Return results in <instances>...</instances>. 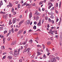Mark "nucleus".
I'll return each instance as SVG.
<instances>
[{"mask_svg": "<svg viewBox=\"0 0 62 62\" xmlns=\"http://www.w3.org/2000/svg\"><path fill=\"white\" fill-rule=\"evenodd\" d=\"M14 56L15 57H17L18 56V55L19 54V52L17 51H15L14 52Z\"/></svg>", "mask_w": 62, "mask_h": 62, "instance_id": "f257e3e1", "label": "nucleus"}, {"mask_svg": "<svg viewBox=\"0 0 62 62\" xmlns=\"http://www.w3.org/2000/svg\"><path fill=\"white\" fill-rule=\"evenodd\" d=\"M31 50V48H28L26 50V51H25V52L26 53L27 52L28 53H29V52H30V50Z\"/></svg>", "mask_w": 62, "mask_h": 62, "instance_id": "f03ea898", "label": "nucleus"}, {"mask_svg": "<svg viewBox=\"0 0 62 62\" xmlns=\"http://www.w3.org/2000/svg\"><path fill=\"white\" fill-rule=\"evenodd\" d=\"M49 33H51V35H52V36H53L54 35V34L53 33L54 32V31H52V29H50V30H49Z\"/></svg>", "mask_w": 62, "mask_h": 62, "instance_id": "7ed1b4c3", "label": "nucleus"}, {"mask_svg": "<svg viewBox=\"0 0 62 62\" xmlns=\"http://www.w3.org/2000/svg\"><path fill=\"white\" fill-rule=\"evenodd\" d=\"M51 61L52 62H56V59H55V58H54L53 59H52L51 60Z\"/></svg>", "mask_w": 62, "mask_h": 62, "instance_id": "20e7f679", "label": "nucleus"}, {"mask_svg": "<svg viewBox=\"0 0 62 62\" xmlns=\"http://www.w3.org/2000/svg\"><path fill=\"white\" fill-rule=\"evenodd\" d=\"M50 14L51 15V16H50V18L52 19H54V16H53V14L52 13V12H51L50 13Z\"/></svg>", "mask_w": 62, "mask_h": 62, "instance_id": "39448f33", "label": "nucleus"}, {"mask_svg": "<svg viewBox=\"0 0 62 62\" xmlns=\"http://www.w3.org/2000/svg\"><path fill=\"white\" fill-rule=\"evenodd\" d=\"M41 22V20H39V22L38 23H37V24L38 25V26H40V25H41V24H40Z\"/></svg>", "mask_w": 62, "mask_h": 62, "instance_id": "423d86ee", "label": "nucleus"}, {"mask_svg": "<svg viewBox=\"0 0 62 62\" xmlns=\"http://www.w3.org/2000/svg\"><path fill=\"white\" fill-rule=\"evenodd\" d=\"M24 22V20H21L19 23V25H21L22 23H23V22Z\"/></svg>", "mask_w": 62, "mask_h": 62, "instance_id": "0eeeda50", "label": "nucleus"}, {"mask_svg": "<svg viewBox=\"0 0 62 62\" xmlns=\"http://www.w3.org/2000/svg\"><path fill=\"white\" fill-rule=\"evenodd\" d=\"M32 13L31 12H30V14H29V18L30 19L31 17H32Z\"/></svg>", "mask_w": 62, "mask_h": 62, "instance_id": "6e6552de", "label": "nucleus"}, {"mask_svg": "<svg viewBox=\"0 0 62 62\" xmlns=\"http://www.w3.org/2000/svg\"><path fill=\"white\" fill-rule=\"evenodd\" d=\"M27 40H28V39H26V41H25V42H23V43H22L23 44V45H25V44H26V41H27Z\"/></svg>", "mask_w": 62, "mask_h": 62, "instance_id": "1a4fd4ad", "label": "nucleus"}, {"mask_svg": "<svg viewBox=\"0 0 62 62\" xmlns=\"http://www.w3.org/2000/svg\"><path fill=\"white\" fill-rule=\"evenodd\" d=\"M16 41H14L12 42L11 44V45H14L15 44H16Z\"/></svg>", "mask_w": 62, "mask_h": 62, "instance_id": "9d476101", "label": "nucleus"}, {"mask_svg": "<svg viewBox=\"0 0 62 62\" xmlns=\"http://www.w3.org/2000/svg\"><path fill=\"white\" fill-rule=\"evenodd\" d=\"M8 58L9 59H11L12 58V57L11 56H9L8 57Z\"/></svg>", "mask_w": 62, "mask_h": 62, "instance_id": "9b49d317", "label": "nucleus"}, {"mask_svg": "<svg viewBox=\"0 0 62 62\" xmlns=\"http://www.w3.org/2000/svg\"><path fill=\"white\" fill-rule=\"evenodd\" d=\"M13 23H15L16 22V19L15 18H14L13 19Z\"/></svg>", "mask_w": 62, "mask_h": 62, "instance_id": "f8f14e48", "label": "nucleus"}, {"mask_svg": "<svg viewBox=\"0 0 62 62\" xmlns=\"http://www.w3.org/2000/svg\"><path fill=\"white\" fill-rule=\"evenodd\" d=\"M22 31L21 30H20L19 31L18 33V34L19 35V34H21L22 33Z\"/></svg>", "mask_w": 62, "mask_h": 62, "instance_id": "ddd939ff", "label": "nucleus"}, {"mask_svg": "<svg viewBox=\"0 0 62 62\" xmlns=\"http://www.w3.org/2000/svg\"><path fill=\"white\" fill-rule=\"evenodd\" d=\"M29 23H30V21L28 20H27L26 22L27 24H29Z\"/></svg>", "mask_w": 62, "mask_h": 62, "instance_id": "4468645a", "label": "nucleus"}, {"mask_svg": "<svg viewBox=\"0 0 62 62\" xmlns=\"http://www.w3.org/2000/svg\"><path fill=\"white\" fill-rule=\"evenodd\" d=\"M43 58H44V59H45V58H46V56L45 55V54H44L43 55Z\"/></svg>", "mask_w": 62, "mask_h": 62, "instance_id": "2eb2a0df", "label": "nucleus"}, {"mask_svg": "<svg viewBox=\"0 0 62 62\" xmlns=\"http://www.w3.org/2000/svg\"><path fill=\"white\" fill-rule=\"evenodd\" d=\"M0 6H2L3 5V2H2V1H0Z\"/></svg>", "mask_w": 62, "mask_h": 62, "instance_id": "dca6fc26", "label": "nucleus"}, {"mask_svg": "<svg viewBox=\"0 0 62 62\" xmlns=\"http://www.w3.org/2000/svg\"><path fill=\"white\" fill-rule=\"evenodd\" d=\"M14 12V8H12L11 12H12V13H13V12Z\"/></svg>", "mask_w": 62, "mask_h": 62, "instance_id": "f3484780", "label": "nucleus"}, {"mask_svg": "<svg viewBox=\"0 0 62 62\" xmlns=\"http://www.w3.org/2000/svg\"><path fill=\"white\" fill-rule=\"evenodd\" d=\"M9 5L10 6V7H12L13 5L11 3L9 2Z\"/></svg>", "mask_w": 62, "mask_h": 62, "instance_id": "a211bd4d", "label": "nucleus"}, {"mask_svg": "<svg viewBox=\"0 0 62 62\" xmlns=\"http://www.w3.org/2000/svg\"><path fill=\"white\" fill-rule=\"evenodd\" d=\"M32 42H33V41L31 39L29 41V42L30 43H32Z\"/></svg>", "mask_w": 62, "mask_h": 62, "instance_id": "6ab92c4d", "label": "nucleus"}, {"mask_svg": "<svg viewBox=\"0 0 62 62\" xmlns=\"http://www.w3.org/2000/svg\"><path fill=\"white\" fill-rule=\"evenodd\" d=\"M1 49H5V47L4 46H2L1 48Z\"/></svg>", "mask_w": 62, "mask_h": 62, "instance_id": "aec40b11", "label": "nucleus"}, {"mask_svg": "<svg viewBox=\"0 0 62 62\" xmlns=\"http://www.w3.org/2000/svg\"><path fill=\"white\" fill-rule=\"evenodd\" d=\"M12 24V22H11V20H10L9 23V25H10V24Z\"/></svg>", "mask_w": 62, "mask_h": 62, "instance_id": "412c9836", "label": "nucleus"}, {"mask_svg": "<svg viewBox=\"0 0 62 62\" xmlns=\"http://www.w3.org/2000/svg\"><path fill=\"white\" fill-rule=\"evenodd\" d=\"M37 15H40V14L39 13H37V12H36L35 13Z\"/></svg>", "mask_w": 62, "mask_h": 62, "instance_id": "4be33fe9", "label": "nucleus"}, {"mask_svg": "<svg viewBox=\"0 0 62 62\" xmlns=\"http://www.w3.org/2000/svg\"><path fill=\"white\" fill-rule=\"evenodd\" d=\"M53 6V4L51 5H50L49 7H48V9H50V8L51 7H52Z\"/></svg>", "mask_w": 62, "mask_h": 62, "instance_id": "5701e85b", "label": "nucleus"}, {"mask_svg": "<svg viewBox=\"0 0 62 62\" xmlns=\"http://www.w3.org/2000/svg\"><path fill=\"white\" fill-rule=\"evenodd\" d=\"M42 54V53L38 52V53L37 55L38 56L39 55H40V54Z\"/></svg>", "mask_w": 62, "mask_h": 62, "instance_id": "b1692460", "label": "nucleus"}, {"mask_svg": "<svg viewBox=\"0 0 62 62\" xmlns=\"http://www.w3.org/2000/svg\"><path fill=\"white\" fill-rule=\"evenodd\" d=\"M51 44V42H48L47 43V44L48 45H50V44Z\"/></svg>", "mask_w": 62, "mask_h": 62, "instance_id": "393cba45", "label": "nucleus"}, {"mask_svg": "<svg viewBox=\"0 0 62 62\" xmlns=\"http://www.w3.org/2000/svg\"><path fill=\"white\" fill-rule=\"evenodd\" d=\"M54 7H53L52 8L50 9V10L51 11H52V10H54Z\"/></svg>", "mask_w": 62, "mask_h": 62, "instance_id": "a878e982", "label": "nucleus"}, {"mask_svg": "<svg viewBox=\"0 0 62 62\" xmlns=\"http://www.w3.org/2000/svg\"><path fill=\"white\" fill-rule=\"evenodd\" d=\"M45 20H48V17L45 16Z\"/></svg>", "mask_w": 62, "mask_h": 62, "instance_id": "bb28decb", "label": "nucleus"}, {"mask_svg": "<svg viewBox=\"0 0 62 62\" xmlns=\"http://www.w3.org/2000/svg\"><path fill=\"white\" fill-rule=\"evenodd\" d=\"M21 7V6L20 4H18V8H19Z\"/></svg>", "mask_w": 62, "mask_h": 62, "instance_id": "cd10ccee", "label": "nucleus"}, {"mask_svg": "<svg viewBox=\"0 0 62 62\" xmlns=\"http://www.w3.org/2000/svg\"><path fill=\"white\" fill-rule=\"evenodd\" d=\"M58 3H57V4H56V6L55 7V8H56V7H58Z\"/></svg>", "mask_w": 62, "mask_h": 62, "instance_id": "c85d7f7f", "label": "nucleus"}, {"mask_svg": "<svg viewBox=\"0 0 62 62\" xmlns=\"http://www.w3.org/2000/svg\"><path fill=\"white\" fill-rule=\"evenodd\" d=\"M33 28L34 29H36V26H34L33 27Z\"/></svg>", "mask_w": 62, "mask_h": 62, "instance_id": "c756f323", "label": "nucleus"}, {"mask_svg": "<svg viewBox=\"0 0 62 62\" xmlns=\"http://www.w3.org/2000/svg\"><path fill=\"white\" fill-rule=\"evenodd\" d=\"M48 21L49 22H52V20H51L49 18L48 19Z\"/></svg>", "mask_w": 62, "mask_h": 62, "instance_id": "7c9ffc66", "label": "nucleus"}, {"mask_svg": "<svg viewBox=\"0 0 62 62\" xmlns=\"http://www.w3.org/2000/svg\"><path fill=\"white\" fill-rule=\"evenodd\" d=\"M11 31L12 33H14V32H13V28L11 30Z\"/></svg>", "mask_w": 62, "mask_h": 62, "instance_id": "2f4dec72", "label": "nucleus"}, {"mask_svg": "<svg viewBox=\"0 0 62 62\" xmlns=\"http://www.w3.org/2000/svg\"><path fill=\"white\" fill-rule=\"evenodd\" d=\"M60 40H62V36H60Z\"/></svg>", "mask_w": 62, "mask_h": 62, "instance_id": "473e14b6", "label": "nucleus"}, {"mask_svg": "<svg viewBox=\"0 0 62 62\" xmlns=\"http://www.w3.org/2000/svg\"><path fill=\"white\" fill-rule=\"evenodd\" d=\"M53 5V4H52V3H48V6H49V5Z\"/></svg>", "mask_w": 62, "mask_h": 62, "instance_id": "72a5a7b5", "label": "nucleus"}, {"mask_svg": "<svg viewBox=\"0 0 62 62\" xmlns=\"http://www.w3.org/2000/svg\"><path fill=\"white\" fill-rule=\"evenodd\" d=\"M9 53L10 54H13V52H12V51H11L10 52H9Z\"/></svg>", "mask_w": 62, "mask_h": 62, "instance_id": "f704fd0d", "label": "nucleus"}, {"mask_svg": "<svg viewBox=\"0 0 62 62\" xmlns=\"http://www.w3.org/2000/svg\"><path fill=\"white\" fill-rule=\"evenodd\" d=\"M32 30H29V31L28 32L29 33V32H32Z\"/></svg>", "mask_w": 62, "mask_h": 62, "instance_id": "c9c22d12", "label": "nucleus"}, {"mask_svg": "<svg viewBox=\"0 0 62 62\" xmlns=\"http://www.w3.org/2000/svg\"><path fill=\"white\" fill-rule=\"evenodd\" d=\"M13 14L14 15H16V13L15 12H13Z\"/></svg>", "mask_w": 62, "mask_h": 62, "instance_id": "e433bc0d", "label": "nucleus"}, {"mask_svg": "<svg viewBox=\"0 0 62 62\" xmlns=\"http://www.w3.org/2000/svg\"><path fill=\"white\" fill-rule=\"evenodd\" d=\"M42 45L43 46V49H45V45H44L43 44H42Z\"/></svg>", "mask_w": 62, "mask_h": 62, "instance_id": "4c0bfd02", "label": "nucleus"}, {"mask_svg": "<svg viewBox=\"0 0 62 62\" xmlns=\"http://www.w3.org/2000/svg\"><path fill=\"white\" fill-rule=\"evenodd\" d=\"M42 3L43 2H42V1H40L39 3V5H41V4H42Z\"/></svg>", "mask_w": 62, "mask_h": 62, "instance_id": "58836bf2", "label": "nucleus"}, {"mask_svg": "<svg viewBox=\"0 0 62 62\" xmlns=\"http://www.w3.org/2000/svg\"><path fill=\"white\" fill-rule=\"evenodd\" d=\"M25 48L26 49V48H27V47H28V45L27 44H26L25 45Z\"/></svg>", "mask_w": 62, "mask_h": 62, "instance_id": "ea45409f", "label": "nucleus"}, {"mask_svg": "<svg viewBox=\"0 0 62 62\" xmlns=\"http://www.w3.org/2000/svg\"><path fill=\"white\" fill-rule=\"evenodd\" d=\"M0 14H2V13H3V14H4V13H5L2 12V11H1V12H0Z\"/></svg>", "mask_w": 62, "mask_h": 62, "instance_id": "a19ab883", "label": "nucleus"}, {"mask_svg": "<svg viewBox=\"0 0 62 62\" xmlns=\"http://www.w3.org/2000/svg\"><path fill=\"white\" fill-rule=\"evenodd\" d=\"M34 24H37V22H34Z\"/></svg>", "mask_w": 62, "mask_h": 62, "instance_id": "79ce46f5", "label": "nucleus"}, {"mask_svg": "<svg viewBox=\"0 0 62 62\" xmlns=\"http://www.w3.org/2000/svg\"><path fill=\"white\" fill-rule=\"evenodd\" d=\"M5 58H6V55H5V56H3V57L2 58V59H5Z\"/></svg>", "mask_w": 62, "mask_h": 62, "instance_id": "37998d69", "label": "nucleus"}, {"mask_svg": "<svg viewBox=\"0 0 62 62\" xmlns=\"http://www.w3.org/2000/svg\"><path fill=\"white\" fill-rule=\"evenodd\" d=\"M7 33V31L5 30L4 31V33L5 34V33Z\"/></svg>", "mask_w": 62, "mask_h": 62, "instance_id": "c03bdc74", "label": "nucleus"}, {"mask_svg": "<svg viewBox=\"0 0 62 62\" xmlns=\"http://www.w3.org/2000/svg\"><path fill=\"white\" fill-rule=\"evenodd\" d=\"M26 7H27L28 6H29L30 5L29 4H26Z\"/></svg>", "mask_w": 62, "mask_h": 62, "instance_id": "a18cd8bd", "label": "nucleus"}, {"mask_svg": "<svg viewBox=\"0 0 62 62\" xmlns=\"http://www.w3.org/2000/svg\"><path fill=\"white\" fill-rule=\"evenodd\" d=\"M4 29V28L3 27H0V30H2V29Z\"/></svg>", "mask_w": 62, "mask_h": 62, "instance_id": "49530a36", "label": "nucleus"}, {"mask_svg": "<svg viewBox=\"0 0 62 62\" xmlns=\"http://www.w3.org/2000/svg\"><path fill=\"white\" fill-rule=\"evenodd\" d=\"M5 38H4L3 40V43L4 44H5Z\"/></svg>", "mask_w": 62, "mask_h": 62, "instance_id": "de8ad7c7", "label": "nucleus"}, {"mask_svg": "<svg viewBox=\"0 0 62 62\" xmlns=\"http://www.w3.org/2000/svg\"><path fill=\"white\" fill-rule=\"evenodd\" d=\"M60 36H62V32H60Z\"/></svg>", "mask_w": 62, "mask_h": 62, "instance_id": "09e8293b", "label": "nucleus"}, {"mask_svg": "<svg viewBox=\"0 0 62 62\" xmlns=\"http://www.w3.org/2000/svg\"><path fill=\"white\" fill-rule=\"evenodd\" d=\"M19 62H22V59H20L19 61Z\"/></svg>", "mask_w": 62, "mask_h": 62, "instance_id": "8fccbe9b", "label": "nucleus"}, {"mask_svg": "<svg viewBox=\"0 0 62 62\" xmlns=\"http://www.w3.org/2000/svg\"><path fill=\"white\" fill-rule=\"evenodd\" d=\"M56 58L58 60H59V57H56Z\"/></svg>", "mask_w": 62, "mask_h": 62, "instance_id": "3c124183", "label": "nucleus"}, {"mask_svg": "<svg viewBox=\"0 0 62 62\" xmlns=\"http://www.w3.org/2000/svg\"><path fill=\"white\" fill-rule=\"evenodd\" d=\"M55 38H56V39H58V35H56L55 36Z\"/></svg>", "mask_w": 62, "mask_h": 62, "instance_id": "603ef678", "label": "nucleus"}, {"mask_svg": "<svg viewBox=\"0 0 62 62\" xmlns=\"http://www.w3.org/2000/svg\"><path fill=\"white\" fill-rule=\"evenodd\" d=\"M51 22H52V23H53V24H54V20H52L51 21Z\"/></svg>", "mask_w": 62, "mask_h": 62, "instance_id": "864d4df0", "label": "nucleus"}, {"mask_svg": "<svg viewBox=\"0 0 62 62\" xmlns=\"http://www.w3.org/2000/svg\"><path fill=\"white\" fill-rule=\"evenodd\" d=\"M7 40L8 41H9V40H10V38L8 37V39H7Z\"/></svg>", "mask_w": 62, "mask_h": 62, "instance_id": "5fc2aeb1", "label": "nucleus"}, {"mask_svg": "<svg viewBox=\"0 0 62 62\" xmlns=\"http://www.w3.org/2000/svg\"><path fill=\"white\" fill-rule=\"evenodd\" d=\"M18 30L17 29H16L15 30V32H17V31H18Z\"/></svg>", "mask_w": 62, "mask_h": 62, "instance_id": "6e6d98bb", "label": "nucleus"}, {"mask_svg": "<svg viewBox=\"0 0 62 62\" xmlns=\"http://www.w3.org/2000/svg\"><path fill=\"white\" fill-rule=\"evenodd\" d=\"M58 20H59V19H58V18H57V19L56 20V23H57V22H58Z\"/></svg>", "mask_w": 62, "mask_h": 62, "instance_id": "4d7b16f0", "label": "nucleus"}, {"mask_svg": "<svg viewBox=\"0 0 62 62\" xmlns=\"http://www.w3.org/2000/svg\"><path fill=\"white\" fill-rule=\"evenodd\" d=\"M55 10L56 13L57 14L58 13V11H56V9H55Z\"/></svg>", "mask_w": 62, "mask_h": 62, "instance_id": "13d9d810", "label": "nucleus"}, {"mask_svg": "<svg viewBox=\"0 0 62 62\" xmlns=\"http://www.w3.org/2000/svg\"><path fill=\"white\" fill-rule=\"evenodd\" d=\"M25 33H26V31H24L23 32V34H25Z\"/></svg>", "mask_w": 62, "mask_h": 62, "instance_id": "bf43d9fd", "label": "nucleus"}, {"mask_svg": "<svg viewBox=\"0 0 62 62\" xmlns=\"http://www.w3.org/2000/svg\"><path fill=\"white\" fill-rule=\"evenodd\" d=\"M7 54V53L6 52H5L3 53V55H4V54Z\"/></svg>", "mask_w": 62, "mask_h": 62, "instance_id": "052dcab7", "label": "nucleus"}, {"mask_svg": "<svg viewBox=\"0 0 62 62\" xmlns=\"http://www.w3.org/2000/svg\"><path fill=\"white\" fill-rule=\"evenodd\" d=\"M37 47H40V45H38L37 46Z\"/></svg>", "mask_w": 62, "mask_h": 62, "instance_id": "680f3d73", "label": "nucleus"}, {"mask_svg": "<svg viewBox=\"0 0 62 62\" xmlns=\"http://www.w3.org/2000/svg\"><path fill=\"white\" fill-rule=\"evenodd\" d=\"M32 6H35V3H34L32 4Z\"/></svg>", "mask_w": 62, "mask_h": 62, "instance_id": "e2e57ef3", "label": "nucleus"}, {"mask_svg": "<svg viewBox=\"0 0 62 62\" xmlns=\"http://www.w3.org/2000/svg\"><path fill=\"white\" fill-rule=\"evenodd\" d=\"M16 4H18V1H16Z\"/></svg>", "mask_w": 62, "mask_h": 62, "instance_id": "0e129e2a", "label": "nucleus"}, {"mask_svg": "<svg viewBox=\"0 0 62 62\" xmlns=\"http://www.w3.org/2000/svg\"><path fill=\"white\" fill-rule=\"evenodd\" d=\"M57 54H58L57 53H56L54 55H56H56H57Z\"/></svg>", "mask_w": 62, "mask_h": 62, "instance_id": "69168bd1", "label": "nucleus"}, {"mask_svg": "<svg viewBox=\"0 0 62 62\" xmlns=\"http://www.w3.org/2000/svg\"><path fill=\"white\" fill-rule=\"evenodd\" d=\"M44 16H45V15L44 14L43 15L42 17H44Z\"/></svg>", "mask_w": 62, "mask_h": 62, "instance_id": "338daca9", "label": "nucleus"}, {"mask_svg": "<svg viewBox=\"0 0 62 62\" xmlns=\"http://www.w3.org/2000/svg\"><path fill=\"white\" fill-rule=\"evenodd\" d=\"M28 11V10H26L25 11V13H27Z\"/></svg>", "mask_w": 62, "mask_h": 62, "instance_id": "774afa93", "label": "nucleus"}]
</instances>
